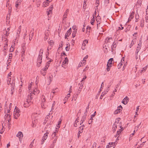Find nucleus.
Instances as JSON below:
<instances>
[{"label":"nucleus","instance_id":"obj_47","mask_svg":"<svg viewBox=\"0 0 148 148\" xmlns=\"http://www.w3.org/2000/svg\"><path fill=\"white\" fill-rule=\"evenodd\" d=\"M109 3V0H105L104 3L105 5H107Z\"/></svg>","mask_w":148,"mask_h":148},{"label":"nucleus","instance_id":"obj_18","mask_svg":"<svg viewBox=\"0 0 148 148\" xmlns=\"http://www.w3.org/2000/svg\"><path fill=\"white\" fill-rule=\"evenodd\" d=\"M41 106L42 108L45 109L46 108L47 106L46 103H41Z\"/></svg>","mask_w":148,"mask_h":148},{"label":"nucleus","instance_id":"obj_58","mask_svg":"<svg viewBox=\"0 0 148 148\" xmlns=\"http://www.w3.org/2000/svg\"><path fill=\"white\" fill-rule=\"evenodd\" d=\"M146 69V68H143L141 70L140 72L142 73V72H144L145 71Z\"/></svg>","mask_w":148,"mask_h":148},{"label":"nucleus","instance_id":"obj_30","mask_svg":"<svg viewBox=\"0 0 148 148\" xmlns=\"http://www.w3.org/2000/svg\"><path fill=\"white\" fill-rule=\"evenodd\" d=\"M58 131L56 130V132H54L52 134L51 136L52 138H54V137H55L56 135V132H57Z\"/></svg>","mask_w":148,"mask_h":148},{"label":"nucleus","instance_id":"obj_29","mask_svg":"<svg viewBox=\"0 0 148 148\" xmlns=\"http://www.w3.org/2000/svg\"><path fill=\"white\" fill-rule=\"evenodd\" d=\"M34 36V32L32 30L29 34V36L31 37V39H32V37Z\"/></svg>","mask_w":148,"mask_h":148},{"label":"nucleus","instance_id":"obj_49","mask_svg":"<svg viewBox=\"0 0 148 148\" xmlns=\"http://www.w3.org/2000/svg\"><path fill=\"white\" fill-rule=\"evenodd\" d=\"M122 65L123 64L121 62L119 63L118 65V69H120Z\"/></svg>","mask_w":148,"mask_h":148},{"label":"nucleus","instance_id":"obj_39","mask_svg":"<svg viewBox=\"0 0 148 148\" xmlns=\"http://www.w3.org/2000/svg\"><path fill=\"white\" fill-rule=\"evenodd\" d=\"M106 92L105 91V92H102V93H101V94L100 96V99H102V97L104 96L105 94H106V92Z\"/></svg>","mask_w":148,"mask_h":148},{"label":"nucleus","instance_id":"obj_12","mask_svg":"<svg viewBox=\"0 0 148 148\" xmlns=\"http://www.w3.org/2000/svg\"><path fill=\"white\" fill-rule=\"evenodd\" d=\"M86 117V114L83 116L80 121V125H81L83 123V122L85 120Z\"/></svg>","mask_w":148,"mask_h":148},{"label":"nucleus","instance_id":"obj_4","mask_svg":"<svg viewBox=\"0 0 148 148\" xmlns=\"http://www.w3.org/2000/svg\"><path fill=\"white\" fill-rule=\"evenodd\" d=\"M48 133L46 132V133L44 134V136L42 138L41 140V144H43L45 141V140H46L48 137Z\"/></svg>","mask_w":148,"mask_h":148},{"label":"nucleus","instance_id":"obj_53","mask_svg":"<svg viewBox=\"0 0 148 148\" xmlns=\"http://www.w3.org/2000/svg\"><path fill=\"white\" fill-rule=\"evenodd\" d=\"M119 119H120L119 118H117L116 120V121L114 123H115V124H116V123H117V124L118 123L119 121Z\"/></svg>","mask_w":148,"mask_h":148},{"label":"nucleus","instance_id":"obj_43","mask_svg":"<svg viewBox=\"0 0 148 148\" xmlns=\"http://www.w3.org/2000/svg\"><path fill=\"white\" fill-rule=\"evenodd\" d=\"M144 20H142L141 21L140 23V26L141 27H143L144 26Z\"/></svg>","mask_w":148,"mask_h":148},{"label":"nucleus","instance_id":"obj_37","mask_svg":"<svg viewBox=\"0 0 148 148\" xmlns=\"http://www.w3.org/2000/svg\"><path fill=\"white\" fill-rule=\"evenodd\" d=\"M109 64H107V69L108 71H109L110 70V67L111 66V65H109Z\"/></svg>","mask_w":148,"mask_h":148},{"label":"nucleus","instance_id":"obj_24","mask_svg":"<svg viewBox=\"0 0 148 148\" xmlns=\"http://www.w3.org/2000/svg\"><path fill=\"white\" fill-rule=\"evenodd\" d=\"M135 41V39H133L132 40V42L130 44V48H131L132 46L134 44Z\"/></svg>","mask_w":148,"mask_h":148},{"label":"nucleus","instance_id":"obj_10","mask_svg":"<svg viewBox=\"0 0 148 148\" xmlns=\"http://www.w3.org/2000/svg\"><path fill=\"white\" fill-rule=\"evenodd\" d=\"M11 76L10 75H8L7 77V84H8L9 85L10 84H11V83H12V82H11Z\"/></svg>","mask_w":148,"mask_h":148},{"label":"nucleus","instance_id":"obj_40","mask_svg":"<svg viewBox=\"0 0 148 148\" xmlns=\"http://www.w3.org/2000/svg\"><path fill=\"white\" fill-rule=\"evenodd\" d=\"M95 21V18H94V17H93V18L91 19L90 22L91 24L92 25H93L94 24Z\"/></svg>","mask_w":148,"mask_h":148},{"label":"nucleus","instance_id":"obj_6","mask_svg":"<svg viewBox=\"0 0 148 148\" xmlns=\"http://www.w3.org/2000/svg\"><path fill=\"white\" fill-rule=\"evenodd\" d=\"M31 103V102H30L28 100H27V101L24 102V106L25 107H28L30 105Z\"/></svg>","mask_w":148,"mask_h":148},{"label":"nucleus","instance_id":"obj_21","mask_svg":"<svg viewBox=\"0 0 148 148\" xmlns=\"http://www.w3.org/2000/svg\"><path fill=\"white\" fill-rule=\"evenodd\" d=\"M79 120V117H78L76 119V120L75 121L74 124V126L75 127H77V123L78 122V120Z\"/></svg>","mask_w":148,"mask_h":148},{"label":"nucleus","instance_id":"obj_51","mask_svg":"<svg viewBox=\"0 0 148 148\" xmlns=\"http://www.w3.org/2000/svg\"><path fill=\"white\" fill-rule=\"evenodd\" d=\"M37 121V120H34V121H32V123L33 124V125L32 126L33 127H35L36 125H34V123H35Z\"/></svg>","mask_w":148,"mask_h":148},{"label":"nucleus","instance_id":"obj_34","mask_svg":"<svg viewBox=\"0 0 148 148\" xmlns=\"http://www.w3.org/2000/svg\"><path fill=\"white\" fill-rule=\"evenodd\" d=\"M61 120L60 119L58 121V124L57 126L58 128H60V125L61 124Z\"/></svg>","mask_w":148,"mask_h":148},{"label":"nucleus","instance_id":"obj_19","mask_svg":"<svg viewBox=\"0 0 148 148\" xmlns=\"http://www.w3.org/2000/svg\"><path fill=\"white\" fill-rule=\"evenodd\" d=\"M49 1L46 0V1L43 3V7H46L48 4H49Z\"/></svg>","mask_w":148,"mask_h":148},{"label":"nucleus","instance_id":"obj_26","mask_svg":"<svg viewBox=\"0 0 148 148\" xmlns=\"http://www.w3.org/2000/svg\"><path fill=\"white\" fill-rule=\"evenodd\" d=\"M77 32V29H75V30H74V31H73L72 33V35L73 36V38H74L75 36V34H76Z\"/></svg>","mask_w":148,"mask_h":148},{"label":"nucleus","instance_id":"obj_20","mask_svg":"<svg viewBox=\"0 0 148 148\" xmlns=\"http://www.w3.org/2000/svg\"><path fill=\"white\" fill-rule=\"evenodd\" d=\"M117 125L116 124H115V123H114V124L113 125L112 129H113V131L114 132L116 131V129L117 127Z\"/></svg>","mask_w":148,"mask_h":148},{"label":"nucleus","instance_id":"obj_41","mask_svg":"<svg viewBox=\"0 0 148 148\" xmlns=\"http://www.w3.org/2000/svg\"><path fill=\"white\" fill-rule=\"evenodd\" d=\"M84 125H83L79 127V129L81 131H83V130L84 129Z\"/></svg>","mask_w":148,"mask_h":148},{"label":"nucleus","instance_id":"obj_25","mask_svg":"<svg viewBox=\"0 0 148 148\" xmlns=\"http://www.w3.org/2000/svg\"><path fill=\"white\" fill-rule=\"evenodd\" d=\"M34 95L36 94H37L39 93L40 91L39 90H38L37 89H35L34 90Z\"/></svg>","mask_w":148,"mask_h":148},{"label":"nucleus","instance_id":"obj_22","mask_svg":"<svg viewBox=\"0 0 148 148\" xmlns=\"http://www.w3.org/2000/svg\"><path fill=\"white\" fill-rule=\"evenodd\" d=\"M113 61V58H111L109 59L108 61V64L110 65L112 63V62Z\"/></svg>","mask_w":148,"mask_h":148},{"label":"nucleus","instance_id":"obj_38","mask_svg":"<svg viewBox=\"0 0 148 148\" xmlns=\"http://www.w3.org/2000/svg\"><path fill=\"white\" fill-rule=\"evenodd\" d=\"M52 10L51 9H49L47 10V15H48V16H49V15L50 14L51 12H52Z\"/></svg>","mask_w":148,"mask_h":148},{"label":"nucleus","instance_id":"obj_36","mask_svg":"<svg viewBox=\"0 0 148 148\" xmlns=\"http://www.w3.org/2000/svg\"><path fill=\"white\" fill-rule=\"evenodd\" d=\"M20 1L19 0H18L16 2V7L17 8L18 5L20 4Z\"/></svg>","mask_w":148,"mask_h":148},{"label":"nucleus","instance_id":"obj_42","mask_svg":"<svg viewBox=\"0 0 148 148\" xmlns=\"http://www.w3.org/2000/svg\"><path fill=\"white\" fill-rule=\"evenodd\" d=\"M48 67L46 65L44 68L42 69V71H46L48 69Z\"/></svg>","mask_w":148,"mask_h":148},{"label":"nucleus","instance_id":"obj_64","mask_svg":"<svg viewBox=\"0 0 148 148\" xmlns=\"http://www.w3.org/2000/svg\"><path fill=\"white\" fill-rule=\"evenodd\" d=\"M70 93L68 94L65 97H66V98L68 99V98L70 97Z\"/></svg>","mask_w":148,"mask_h":148},{"label":"nucleus","instance_id":"obj_31","mask_svg":"<svg viewBox=\"0 0 148 148\" xmlns=\"http://www.w3.org/2000/svg\"><path fill=\"white\" fill-rule=\"evenodd\" d=\"M121 129H119V130L117 131V134H116V135L114 136L116 137H117V136L118 135H119V134L121 133Z\"/></svg>","mask_w":148,"mask_h":148},{"label":"nucleus","instance_id":"obj_8","mask_svg":"<svg viewBox=\"0 0 148 148\" xmlns=\"http://www.w3.org/2000/svg\"><path fill=\"white\" fill-rule=\"evenodd\" d=\"M69 11V10L68 9H67L65 11L64 14L63 16V21H65V19L67 17V15L68 12Z\"/></svg>","mask_w":148,"mask_h":148},{"label":"nucleus","instance_id":"obj_1","mask_svg":"<svg viewBox=\"0 0 148 148\" xmlns=\"http://www.w3.org/2000/svg\"><path fill=\"white\" fill-rule=\"evenodd\" d=\"M43 51V49H41L40 51V53L39 54L37 61V66L39 67L40 66L42 59V54Z\"/></svg>","mask_w":148,"mask_h":148},{"label":"nucleus","instance_id":"obj_15","mask_svg":"<svg viewBox=\"0 0 148 148\" xmlns=\"http://www.w3.org/2000/svg\"><path fill=\"white\" fill-rule=\"evenodd\" d=\"M71 28H70L69 30L66 33L65 35L68 36H69L71 34Z\"/></svg>","mask_w":148,"mask_h":148},{"label":"nucleus","instance_id":"obj_55","mask_svg":"<svg viewBox=\"0 0 148 148\" xmlns=\"http://www.w3.org/2000/svg\"><path fill=\"white\" fill-rule=\"evenodd\" d=\"M96 145L97 143L95 142H94L91 148H95Z\"/></svg>","mask_w":148,"mask_h":148},{"label":"nucleus","instance_id":"obj_33","mask_svg":"<svg viewBox=\"0 0 148 148\" xmlns=\"http://www.w3.org/2000/svg\"><path fill=\"white\" fill-rule=\"evenodd\" d=\"M141 40H140V42L138 44V45L137 46V47H138L139 48L141 49V47L142 46V43L141 42Z\"/></svg>","mask_w":148,"mask_h":148},{"label":"nucleus","instance_id":"obj_28","mask_svg":"<svg viewBox=\"0 0 148 148\" xmlns=\"http://www.w3.org/2000/svg\"><path fill=\"white\" fill-rule=\"evenodd\" d=\"M58 88H56V89H53L52 90V92L53 94H54L57 92H58Z\"/></svg>","mask_w":148,"mask_h":148},{"label":"nucleus","instance_id":"obj_54","mask_svg":"<svg viewBox=\"0 0 148 148\" xmlns=\"http://www.w3.org/2000/svg\"><path fill=\"white\" fill-rule=\"evenodd\" d=\"M142 0H138L137 1V3L140 5L142 3Z\"/></svg>","mask_w":148,"mask_h":148},{"label":"nucleus","instance_id":"obj_48","mask_svg":"<svg viewBox=\"0 0 148 148\" xmlns=\"http://www.w3.org/2000/svg\"><path fill=\"white\" fill-rule=\"evenodd\" d=\"M140 49L138 47H137L136 51V53L137 55L138 53L139 52Z\"/></svg>","mask_w":148,"mask_h":148},{"label":"nucleus","instance_id":"obj_44","mask_svg":"<svg viewBox=\"0 0 148 148\" xmlns=\"http://www.w3.org/2000/svg\"><path fill=\"white\" fill-rule=\"evenodd\" d=\"M86 0H84V4H83V8L85 9L86 6Z\"/></svg>","mask_w":148,"mask_h":148},{"label":"nucleus","instance_id":"obj_35","mask_svg":"<svg viewBox=\"0 0 148 148\" xmlns=\"http://www.w3.org/2000/svg\"><path fill=\"white\" fill-rule=\"evenodd\" d=\"M116 42L115 43V42H114L113 43L112 47V49H113V48H115L116 47Z\"/></svg>","mask_w":148,"mask_h":148},{"label":"nucleus","instance_id":"obj_17","mask_svg":"<svg viewBox=\"0 0 148 148\" xmlns=\"http://www.w3.org/2000/svg\"><path fill=\"white\" fill-rule=\"evenodd\" d=\"M31 93L30 94H31ZM33 97H32V95H29L27 97V100H31L32 99Z\"/></svg>","mask_w":148,"mask_h":148},{"label":"nucleus","instance_id":"obj_62","mask_svg":"<svg viewBox=\"0 0 148 148\" xmlns=\"http://www.w3.org/2000/svg\"><path fill=\"white\" fill-rule=\"evenodd\" d=\"M110 39L109 38V37H107L106 39V41L107 42H109Z\"/></svg>","mask_w":148,"mask_h":148},{"label":"nucleus","instance_id":"obj_9","mask_svg":"<svg viewBox=\"0 0 148 148\" xmlns=\"http://www.w3.org/2000/svg\"><path fill=\"white\" fill-rule=\"evenodd\" d=\"M10 114H6L5 115V119H7V121H8V122H9L11 120V119L10 118Z\"/></svg>","mask_w":148,"mask_h":148},{"label":"nucleus","instance_id":"obj_14","mask_svg":"<svg viewBox=\"0 0 148 148\" xmlns=\"http://www.w3.org/2000/svg\"><path fill=\"white\" fill-rule=\"evenodd\" d=\"M121 108H118L114 112V114H117L119 113L121 111Z\"/></svg>","mask_w":148,"mask_h":148},{"label":"nucleus","instance_id":"obj_61","mask_svg":"<svg viewBox=\"0 0 148 148\" xmlns=\"http://www.w3.org/2000/svg\"><path fill=\"white\" fill-rule=\"evenodd\" d=\"M12 53H10L9 54V59H11L12 58Z\"/></svg>","mask_w":148,"mask_h":148},{"label":"nucleus","instance_id":"obj_56","mask_svg":"<svg viewBox=\"0 0 148 148\" xmlns=\"http://www.w3.org/2000/svg\"><path fill=\"white\" fill-rule=\"evenodd\" d=\"M25 50H22L21 52V56L22 57H24L25 54H24V53H25Z\"/></svg>","mask_w":148,"mask_h":148},{"label":"nucleus","instance_id":"obj_59","mask_svg":"<svg viewBox=\"0 0 148 148\" xmlns=\"http://www.w3.org/2000/svg\"><path fill=\"white\" fill-rule=\"evenodd\" d=\"M88 68H89V67H88V66H86V68H85V69H84V70H83V71H86L88 69Z\"/></svg>","mask_w":148,"mask_h":148},{"label":"nucleus","instance_id":"obj_32","mask_svg":"<svg viewBox=\"0 0 148 148\" xmlns=\"http://www.w3.org/2000/svg\"><path fill=\"white\" fill-rule=\"evenodd\" d=\"M53 61V60L52 59L49 60V61H48L47 63L46 66H47L48 67H49L50 66L51 62H52Z\"/></svg>","mask_w":148,"mask_h":148},{"label":"nucleus","instance_id":"obj_57","mask_svg":"<svg viewBox=\"0 0 148 148\" xmlns=\"http://www.w3.org/2000/svg\"><path fill=\"white\" fill-rule=\"evenodd\" d=\"M145 22L146 23L148 22V14L145 17Z\"/></svg>","mask_w":148,"mask_h":148},{"label":"nucleus","instance_id":"obj_11","mask_svg":"<svg viewBox=\"0 0 148 148\" xmlns=\"http://www.w3.org/2000/svg\"><path fill=\"white\" fill-rule=\"evenodd\" d=\"M68 59L67 58H65L64 60L63 61L62 64V66H64V65L65 64H68Z\"/></svg>","mask_w":148,"mask_h":148},{"label":"nucleus","instance_id":"obj_60","mask_svg":"<svg viewBox=\"0 0 148 148\" xmlns=\"http://www.w3.org/2000/svg\"><path fill=\"white\" fill-rule=\"evenodd\" d=\"M48 43L50 44V45H51L53 43V42L52 40H50L48 42Z\"/></svg>","mask_w":148,"mask_h":148},{"label":"nucleus","instance_id":"obj_5","mask_svg":"<svg viewBox=\"0 0 148 148\" xmlns=\"http://www.w3.org/2000/svg\"><path fill=\"white\" fill-rule=\"evenodd\" d=\"M129 100V98L127 96L125 97L122 100V103L124 105H126L128 102Z\"/></svg>","mask_w":148,"mask_h":148},{"label":"nucleus","instance_id":"obj_3","mask_svg":"<svg viewBox=\"0 0 148 148\" xmlns=\"http://www.w3.org/2000/svg\"><path fill=\"white\" fill-rule=\"evenodd\" d=\"M79 85L80 86L79 87L78 90L77 92L76 95H77V96L79 94L80 92L81 91L82 89L83 88V83H79Z\"/></svg>","mask_w":148,"mask_h":148},{"label":"nucleus","instance_id":"obj_27","mask_svg":"<svg viewBox=\"0 0 148 148\" xmlns=\"http://www.w3.org/2000/svg\"><path fill=\"white\" fill-rule=\"evenodd\" d=\"M3 33L4 35H5L6 36H8L9 34V32H8L6 30H4L3 31Z\"/></svg>","mask_w":148,"mask_h":148},{"label":"nucleus","instance_id":"obj_46","mask_svg":"<svg viewBox=\"0 0 148 148\" xmlns=\"http://www.w3.org/2000/svg\"><path fill=\"white\" fill-rule=\"evenodd\" d=\"M91 28L90 27L87 26L86 28V31L89 32Z\"/></svg>","mask_w":148,"mask_h":148},{"label":"nucleus","instance_id":"obj_52","mask_svg":"<svg viewBox=\"0 0 148 148\" xmlns=\"http://www.w3.org/2000/svg\"><path fill=\"white\" fill-rule=\"evenodd\" d=\"M48 34H45V36L44 38V39L45 40H47L48 39Z\"/></svg>","mask_w":148,"mask_h":148},{"label":"nucleus","instance_id":"obj_7","mask_svg":"<svg viewBox=\"0 0 148 148\" xmlns=\"http://www.w3.org/2000/svg\"><path fill=\"white\" fill-rule=\"evenodd\" d=\"M16 136L19 138V140L20 141L21 140V138L23 137V134L21 132H19L18 133L16 134Z\"/></svg>","mask_w":148,"mask_h":148},{"label":"nucleus","instance_id":"obj_13","mask_svg":"<svg viewBox=\"0 0 148 148\" xmlns=\"http://www.w3.org/2000/svg\"><path fill=\"white\" fill-rule=\"evenodd\" d=\"M86 60H83V61H82L81 62V64L80 65V64H79V65L78 66L80 67V66H83L84 65H85V63L86 62Z\"/></svg>","mask_w":148,"mask_h":148},{"label":"nucleus","instance_id":"obj_50","mask_svg":"<svg viewBox=\"0 0 148 148\" xmlns=\"http://www.w3.org/2000/svg\"><path fill=\"white\" fill-rule=\"evenodd\" d=\"M20 112H14V115H16V116L17 117H18L20 115V114H19Z\"/></svg>","mask_w":148,"mask_h":148},{"label":"nucleus","instance_id":"obj_63","mask_svg":"<svg viewBox=\"0 0 148 148\" xmlns=\"http://www.w3.org/2000/svg\"><path fill=\"white\" fill-rule=\"evenodd\" d=\"M65 49L66 51H68L69 50V47L67 46L65 47Z\"/></svg>","mask_w":148,"mask_h":148},{"label":"nucleus","instance_id":"obj_2","mask_svg":"<svg viewBox=\"0 0 148 148\" xmlns=\"http://www.w3.org/2000/svg\"><path fill=\"white\" fill-rule=\"evenodd\" d=\"M14 82L15 81L14 80V79H13L12 81V83H11V93L12 95L13 94V92L14 91V88H15V86H14Z\"/></svg>","mask_w":148,"mask_h":148},{"label":"nucleus","instance_id":"obj_23","mask_svg":"<svg viewBox=\"0 0 148 148\" xmlns=\"http://www.w3.org/2000/svg\"><path fill=\"white\" fill-rule=\"evenodd\" d=\"M21 112L20 110L18 109V108L16 106L15 107L14 110V112Z\"/></svg>","mask_w":148,"mask_h":148},{"label":"nucleus","instance_id":"obj_45","mask_svg":"<svg viewBox=\"0 0 148 148\" xmlns=\"http://www.w3.org/2000/svg\"><path fill=\"white\" fill-rule=\"evenodd\" d=\"M41 74L44 76H45L46 75V71H42V70L41 71Z\"/></svg>","mask_w":148,"mask_h":148},{"label":"nucleus","instance_id":"obj_16","mask_svg":"<svg viewBox=\"0 0 148 148\" xmlns=\"http://www.w3.org/2000/svg\"><path fill=\"white\" fill-rule=\"evenodd\" d=\"M41 103H46V100L45 99V97L44 95H42L41 98Z\"/></svg>","mask_w":148,"mask_h":148}]
</instances>
